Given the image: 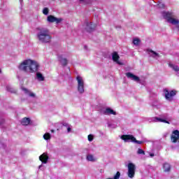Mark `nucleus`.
<instances>
[{
    "label": "nucleus",
    "mask_w": 179,
    "mask_h": 179,
    "mask_svg": "<svg viewBox=\"0 0 179 179\" xmlns=\"http://www.w3.org/2000/svg\"><path fill=\"white\" fill-rule=\"evenodd\" d=\"M63 125H64V127H66V124H64Z\"/></svg>",
    "instance_id": "nucleus-33"
},
{
    "label": "nucleus",
    "mask_w": 179,
    "mask_h": 179,
    "mask_svg": "<svg viewBox=\"0 0 179 179\" xmlns=\"http://www.w3.org/2000/svg\"><path fill=\"white\" fill-rule=\"evenodd\" d=\"M159 8H162L163 9H164V8H166V6L164 5V3H159Z\"/></svg>",
    "instance_id": "nucleus-29"
},
{
    "label": "nucleus",
    "mask_w": 179,
    "mask_h": 179,
    "mask_svg": "<svg viewBox=\"0 0 179 179\" xmlns=\"http://www.w3.org/2000/svg\"><path fill=\"white\" fill-rule=\"evenodd\" d=\"M164 19H166L169 23L171 24H178L177 29L179 31V20L174 18V15L171 12H164L163 13Z\"/></svg>",
    "instance_id": "nucleus-3"
},
{
    "label": "nucleus",
    "mask_w": 179,
    "mask_h": 179,
    "mask_svg": "<svg viewBox=\"0 0 179 179\" xmlns=\"http://www.w3.org/2000/svg\"><path fill=\"white\" fill-rule=\"evenodd\" d=\"M179 139V131L174 130L171 136V141L172 143H177Z\"/></svg>",
    "instance_id": "nucleus-9"
},
{
    "label": "nucleus",
    "mask_w": 179,
    "mask_h": 179,
    "mask_svg": "<svg viewBox=\"0 0 179 179\" xmlns=\"http://www.w3.org/2000/svg\"><path fill=\"white\" fill-rule=\"evenodd\" d=\"M169 66H170V68H172L173 71H175V72H179V67L177 65L173 64L171 63L169 64Z\"/></svg>",
    "instance_id": "nucleus-19"
},
{
    "label": "nucleus",
    "mask_w": 179,
    "mask_h": 179,
    "mask_svg": "<svg viewBox=\"0 0 179 179\" xmlns=\"http://www.w3.org/2000/svg\"><path fill=\"white\" fill-rule=\"evenodd\" d=\"M128 177L129 178H134L135 177V171L136 170V166H135V164L132 163H129L128 164Z\"/></svg>",
    "instance_id": "nucleus-6"
},
{
    "label": "nucleus",
    "mask_w": 179,
    "mask_h": 179,
    "mask_svg": "<svg viewBox=\"0 0 179 179\" xmlns=\"http://www.w3.org/2000/svg\"><path fill=\"white\" fill-rule=\"evenodd\" d=\"M159 121H160L161 122H165V124H170V122H169V121L164 120V119H158Z\"/></svg>",
    "instance_id": "nucleus-27"
},
{
    "label": "nucleus",
    "mask_w": 179,
    "mask_h": 179,
    "mask_svg": "<svg viewBox=\"0 0 179 179\" xmlns=\"http://www.w3.org/2000/svg\"><path fill=\"white\" fill-rule=\"evenodd\" d=\"M30 121H31L30 118L24 117L21 121V124H22V125L27 126V125H29V124H30Z\"/></svg>",
    "instance_id": "nucleus-16"
},
{
    "label": "nucleus",
    "mask_w": 179,
    "mask_h": 179,
    "mask_svg": "<svg viewBox=\"0 0 179 179\" xmlns=\"http://www.w3.org/2000/svg\"><path fill=\"white\" fill-rule=\"evenodd\" d=\"M36 78L40 82H43L45 78L43 76L42 73L40 72L36 73Z\"/></svg>",
    "instance_id": "nucleus-20"
},
{
    "label": "nucleus",
    "mask_w": 179,
    "mask_h": 179,
    "mask_svg": "<svg viewBox=\"0 0 179 179\" xmlns=\"http://www.w3.org/2000/svg\"><path fill=\"white\" fill-rule=\"evenodd\" d=\"M52 132H54V130H52Z\"/></svg>",
    "instance_id": "nucleus-35"
},
{
    "label": "nucleus",
    "mask_w": 179,
    "mask_h": 179,
    "mask_svg": "<svg viewBox=\"0 0 179 179\" xmlns=\"http://www.w3.org/2000/svg\"><path fill=\"white\" fill-rule=\"evenodd\" d=\"M76 80L78 82V91L81 94L85 93V83L83 82V78L78 76L76 77Z\"/></svg>",
    "instance_id": "nucleus-5"
},
{
    "label": "nucleus",
    "mask_w": 179,
    "mask_h": 179,
    "mask_svg": "<svg viewBox=\"0 0 179 179\" xmlns=\"http://www.w3.org/2000/svg\"><path fill=\"white\" fill-rule=\"evenodd\" d=\"M59 61L62 65V66H66L68 65V59L66 58H62V57L59 59Z\"/></svg>",
    "instance_id": "nucleus-18"
},
{
    "label": "nucleus",
    "mask_w": 179,
    "mask_h": 179,
    "mask_svg": "<svg viewBox=\"0 0 179 179\" xmlns=\"http://www.w3.org/2000/svg\"><path fill=\"white\" fill-rule=\"evenodd\" d=\"M7 89H8V92H11V93H13V92L12 90H9V88H7Z\"/></svg>",
    "instance_id": "nucleus-32"
},
{
    "label": "nucleus",
    "mask_w": 179,
    "mask_h": 179,
    "mask_svg": "<svg viewBox=\"0 0 179 179\" xmlns=\"http://www.w3.org/2000/svg\"><path fill=\"white\" fill-rule=\"evenodd\" d=\"M88 141L89 142H92L93 141V135L92 134L88 135Z\"/></svg>",
    "instance_id": "nucleus-28"
},
{
    "label": "nucleus",
    "mask_w": 179,
    "mask_h": 179,
    "mask_svg": "<svg viewBox=\"0 0 179 179\" xmlns=\"http://www.w3.org/2000/svg\"><path fill=\"white\" fill-rule=\"evenodd\" d=\"M71 131H72V129H71V127H68L67 132H71Z\"/></svg>",
    "instance_id": "nucleus-30"
},
{
    "label": "nucleus",
    "mask_w": 179,
    "mask_h": 179,
    "mask_svg": "<svg viewBox=\"0 0 179 179\" xmlns=\"http://www.w3.org/2000/svg\"><path fill=\"white\" fill-rule=\"evenodd\" d=\"M94 29H96V24L92 22H85V29L87 33H92V31H94Z\"/></svg>",
    "instance_id": "nucleus-10"
},
{
    "label": "nucleus",
    "mask_w": 179,
    "mask_h": 179,
    "mask_svg": "<svg viewBox=\"0 0 179 179\" xmlns=\"http://www.w3.org/2000/svg\"><path fill=\"white\" fill-rule=\"evenodd\" d=\"M121 139H122V141H124V142H128V141H131V142H134V143H137V145H142V143H143V141L136 140V138L131 134L122 135Z\"/></svg>",
    "instance_id": "nucleus-4"
},
{
    "label": "nucleus",
    "mask_w": 179,
    "mask_h": 179,
    "mask_svg": "<svg viewBox=\"0 0 179 179\" xmlns=\"http://www.w3.org/2000/svg\"><path fill=\"white\" fill-rule=\"evenodd\" d=\"M22 90H23V92H24L25 94H29L30 96V97H36V95L34 94V93L33 92H30L29 90H27L25 87H22Z\"/></svg>",
    "instance_id": "nucleus-17"
},
{
    "label": "nucleus",
    "mask_w": 179,
    "mask_h": 179,
    "mask_svg": "<svg viewBox=\"0 0 179 179\" xmlns=\"http://www.w3.org/2000/svg\"><path fill=\"white\" fill-rule=\"evenodd\" d=\"M20 71L23 72H29L30 73H34L38 71L40 65L36 61L31 59L24 60L19 66Z\"/></svg>",
    "instance_id": "nucleus-1"
},
{
    "label": "nucleus",
    "mask_w": 179,
    "mask_h": 179,
    "mask_svg": "<svg viewBox=\"0 0 179 179\" xmlns=\"http://www.w3.org/2000/svg\"><path fill=\"white\" fill-rule=\"evenodd\" d=\"M149 52H152V54H154V55L159 56V53L156 52L155 50H148Z\"/></svg>",
    "instance_id": "nucleus-26"
},
{
    "label": "nucleus",
    "mask_w": 179,
    "mask_h": 179,
    "mask_svg": "<svg viewBox=\"0 0 179 179\" xmlns=\"http://www.w3.org/2000/svg\"><path fill=\"white\" fill-rule=\"evenodd\" d=\"M0 72H1V69H0Z\"/></svg>",
    "instance_id": "nucleus-36"
},
{
    "label": "nucleus",
    "mask_w": 179,
    "mask_h": 179,
    "mask_svg": "<svg viewBox=\"0 0 179 179\" xmlns=\"http://www.w3.org/2000/svg\"><path fill=\"white\" fill-rule=\"evenodd\" d=\"M43 139H45V141H49V139H51V134L50 133H45L43 135Z\"/></svg>",
    "instance_id": "nucleus-21"
},
{
    "label": "nucleus",
    "mask_w": 179,
    "mask_h": 179,
    "mask_svg": "<svg viewBox=\"0 0 179 179\" xmlns=\"http://www.w3.org/2000/svg\"><path fill=\"white\" fill-rule=\"evenodd\" d=\"M164 93L165 94V99L171 101V100H173V97L177 94V91L173 90L169 92V90L164 89Z\"/></svg>",
    "instance_id": "nucleus-7"
},
{
    "label": "nucleus",
    "mask_w": 179,
    "mask_h": 179,
    "mask_svg": "<svg viewBox=\"0 0 179 179\" xmlns=\"http://www.w3.org/2000/svg\"><path fill=\"white\" fill-rule=\"evenodd\" d=\"M112 59L114 62H116L118 65H122V63L120 62V55L117 52H113L112 54Z\"/></svg>",
    "instance_id": "nucleus-11"
},
{
    "label": "nucleus",
    "mask_w": 179,
    "mask_h": 179,
    "mask_svg": "<svg viewBox=\"0 0 179 179\" xmlns=\"http://www.w3.org/2000/svg\"><path fill=\"white\" fill-rule=\"evenodd\" d=\"M163 170L164 173H170L171 171V165L167 162L164 163L163 164Z\"/></svg>",
    "instance_id": "nucleus-15"
},
{
    "label": "nucleus",
    "mask_w": 179,
    "mask_h": 179,
    "mask_svg": "<svg viewBox=\"0 0 179 179\" xmlns=\"http://www.w3.org/2000/svg\"><path fill=\"white\" fill-rule=\"evenodd\" d=\"M139 43H141L140 38H136L133 40V44L134 45H139Z\"/></svg>",
    "instance_id": "nucleus-23"
},
{
    "label": "nucleus",
    "mask_w": 179,
    "mask_h": 179,
    "mask_svg": "<svg viewBox=\"0 0 179 179\" xmlns=\"http://www.w3.org/2000/svg\"><path fill=\"white\" fill-rule=\"evenodd\" d=\"M48 155L47 152H43L40 157H39V160L43 164H47L48 163Z\"/></svg>",
    "instance_id": "nucleus-12"
},
{
    "label": "nucleus",
    "mask_w": 179,
    "mask_h": 179,
    "mask_svg": "<svg viewBox=\"0 0 179 179\" xmlns=\"http://www.w3.org/2000/svg\"><path fill=\"white\" fill-rule=\"evenodd\" d=\"M38 33L36 37L41 43L47 44L48 43H51L52 36L50 35V31L45 28L38 27L36 28Z\"/></svg>",
    "instance_id": "nucleus-2"
},
{
    "label": "nucleus",
    "mask_w": 179,
    "mask_h": 179,
    "mask_svg": "<svg viewBox=\"0 0 179 179\" xmlns=\"http://www.w3.org/2000/svg\"><path fill=\"white\" fill-rule=\"evenodd\" d=\"M138 155H145V151L141 148H138L137 151Z\"/></svg>",
    "instance_id": "nucleus-25"
},
{
    "label": "nucleus",
    "mask_w": 179,
    "mask_h": 179,
    "mask_svg": "<svg viewBox=\"0 0 179 179\" xmlns=\"http://www.w3.org/2000/svg\"><path fill=\"white\" fill-rule=\"evenodd\" d=\"M103 114L105 115H117V112L114 111V110L110 108H106L103 111Z\"/></svg>",
    "instance_id": "nucleus-14"
},
{
    "label": "nucleus",
    "mask_w": 179,
    "mask_h": 179,
    "mask_svg": "<svg viewBox=\"0 0 179 179\" xmlns=\"http://www.w3.org/2000/svg\"><path fill=\"white\" fill-rule=\"evenodd\" d=\"M126 76L129 79H131L132 80H135L136 82H139V80H141V78H139V77H138L137 76L134 75L131 72L126 73Z\"/></svg>",
    "instance_id": "nucleus-13"
},
{
    "label": "nucleus",
    "mask_w": 179,
    "mask_h": 179,
    "mask_svg": "<svg viewBox=\"0 0 179 179\" xmlns=\"http://www.w3.org/2000/svg\"><path fill=\"white\" fill-rule=\"evenodd\" d=\"M80 2H82V1H85V0H79Z\"/></svg>",
    "instance_id": "nucleus-34"
},
{
    "label": "nucleus",
    "mask_w": 179,
    "mask_h": 179,
    "mask_svg": "<svg viewBox=\"0 0 179 179\" xmlns=\"http://www.w3.org/2000/svg\"><path fill=\"white\" fill-rule=\"evenodd\" d=\"M50 11V10H48V8H44L43 10V15H48V12Z\"/></svg>",
    "instance_id": "nucleus-24"
},
{
    "label": "nucleus",
    "mask_w": 179,
    "mask_h": 179,
    "mask_svg": "<svg viewBox=\"0 0 179 179\" xmlns=\"http://www.w3.org/2000/svg\"><path fill=\"white\" fill-rule=\"evenodd\" d=\"M87 160H88V162H95V159L94 157L92 155H88L87 156Z\"/></svg>",
    "instance_id": "nucleus-22"
},
{
    "label": "nucleus",
    "mask_w": 179,
    "mask_h": 179,
    "mask_svg": "<svg viewBox=\"0 0 179 179\" xmlns=\"http://www.w3.org/2000/svg\"><path fill=\"white\" fill-rule=\"evenodd\" d=\"M150 156L151 157H153V156H155V154L151 153V154H150Z\"/></svg>",
    "instance_id": "nucleus-31"
},
{
    "label": "nucleus",
    "mask_w": 179,
    "mask_h": 179,
    "mask_svg": "<svg viewBox=\"0 0 179 179\" xmlns=\"http://www.w3.org/2000/svg\"><path fill=\"white\" fill-rule=\"evenodd\" d=\"M64 20L62 18H58L56 17L54 15H49L47 17V21L49 22V23H55L56 24H59L61 22H62Z\"/></svg>",
    "instance_id": "nucleus-8"
}]
</instances>
